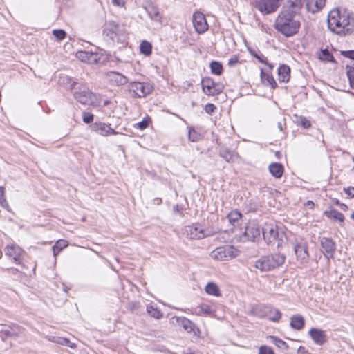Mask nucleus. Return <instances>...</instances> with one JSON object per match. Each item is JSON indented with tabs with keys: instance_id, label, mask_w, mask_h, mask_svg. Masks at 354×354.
<instances>
[{
	"instance_id": "nucleus-1",
	"label": "nucleus",
	"mask_w": 354,
	"mask_h": 354,
	"mask_svg": "<svg viewBox=\"0 0 354 354\" xmlns=\"http://www.w3.org/2000/svg\"><path fill=\"white\" fill-rule=\"evenodd\" d=\"M302 4V0H290L279 14L275 28L286 37H291L299 31L301 24L298 12Z\"/></svg>"
},
{
	"instance_id": "nucleus-2",
	"label": "nucleus",
	"mask_w": 354,
	"mask_h": 354,
	"mask_svg": "<svg viewBox=\"0 0 354 354\" xmlns=\"http://www.w3.org/2000/svg\"><path fill=\"white\" fill-rule=\"evenodd\" d=\"M353 19L346 11L341 12L339 10H331L328 16V28L339 35H345L350 32L353 28Z\"/></svg>"
},
{
	"instance_id": "nucleus-3",
	"label": "nucleus",
	"mask_w": 354,
	"mask_h": 354,
	"mask_svg": "<svg viewBox=\"0 0 354 354\" xmlns=\"http://www.w3.org/2000/svg\"><path fill=\"white\" fill-rule=\"evenodd\" d=\"M262 234L268 244H276L278 248L282 247L286 241L284 232L273 223H266L262 227Z\"/></svg>"
},
{
	"instance_id": "nucleus-4",
	"label": "nucleus",
	"mask_w": 354,
	"mask_h": 354,
	"mask_svg": "<svg viewBox=\"0 0 354 354\" xmlns=\"http://www.w3.org/2000/svg\"><path fill=\"white\" fill-rule=\"evenodd\" d=\"M285 260V254H272L261 257L255 261L254 266L261 272H266L282 266Z\"/></svg>"
},
{
	"instance_id": "nucleus-5",
	"label": "nucleus",
	"mask_w": 354,
	"mask_h": 354,
	"mask_svg": "<svg viewBox=\"0 0 354 354\" xmlns=\"http://www.w3.org/2000/svg\"><path fill=\"white\" fill-rule=\"evenodd\" d=\"M103 33L113 42H122L125 38V30L123 26L113 21L106 23Z\"/></svg>"
},
{
	"instance_id": "nucleus-6",
	"label": "nucleus",
	"mask_w": 354,
	"mask_h": 354,
	"mask_svg": "<svg viewBox=\"0 0 354 354\" xmlns=\"http://www.w3.org/2000/svg\"><path fill=\"white\" fill-rule=\"evenodd\" d=\"M238 252V250L234 246L227 245L216 248L211 252L210 256L218 261H228L236 257Z\"/></svg>"
},
{
	"instance_id": "nucleus-7",
	"label": "nucleus",
	"mask_w": 354,
	"mask_h": 354,
	"mask_svg": "<svg viewBox=\"0 0 354 354\" xmlns=\"http://www.w3.org/2000/svg\"><path fill=\"white\" fill-rule=\"evenodd\" d=\"M131 95L134 97H145L153 91V86L149 83L132 82L128 86Z\"/></svg>"
},
{
	"instance_id": "nucleus-8",
	"label": "nucleus",
	"mask_w": 354,
	"mask_h": 354,
	"mask_svg": "<svg viewBox=\"0 0 354 354\" xmlns=\"http://www.w3.org/2000/svg\"><path fill=\"white\" fill-rule=\"evenodd\" d=\"M293 248L297 261L301 264L306 263L309 257L307 242L301 237H296L293 242Z\"/></svg>"
},
{
	"instance_id": "nucleus-9",
	"label": "nucleus",
	"mask_w": 354,
	"mask_h": 354,
	"mask_svg": "<svg viewBox=\"0 0 354 354\" xmlns=\"http://www.w3.org/2000/svg\"><path fill=\"white\" fill-rule=\"evenodd\" d=\"M261 232L260 225L255 221H249L245 225L243 237L245 240L255 241L260 239Z\"/></svg>"
},
{
	"instance_id": "nucleus-10",
	"label": "nucleus",
	"mask_w": 354,
	"mask_h": 354,
	"mask_svg": "<svg viewBox=\"0 0 354 354\" xmlns=\"http://www.w3.org/2000/svg\"><path fill=\"white\" fill-rule=\"evenodd\" d=\"M75 99L82 104L94 105L96 95L84 86L73 93Z\"/></svg>"
},
{
	"instance_id": "nucleus-11",
	"label": "nucleus",
	"mask_w": 354,
	"mask_h": 354,
	"mask_svg": "<svg viewBox=\"0 0 354 354\" xmlns=\"http://www.w3.org/2000/svg\"><path fill=\"white\" fill-rule=\"evenodd\" d=\"M184 234L190 239H201L212 234L208 230L201 225H188L185 227Z\"/></svg>"
},
{
	"instance_id": "nucleus-12",
	"label": "nucleus",
	"mask_w": 354,
	"mask_h": 354,
	"mask_svg": "<svg viewBox=\"0 0 354 354\" xmlns=\"http://www.w3.org/2000/svg\"><path fill=\"white\" fill-rule=\"evenodd\" d=\"M282 0H255L256 8L263 14L268 15L277 10Z\"/></svg>"
},
{
	"instance_id": "nucleus-13",
	"label": "nucleus",
	"mask_w": 354,
	"mask_h": 354,
	"mask_svg": "<svg viewBox=\"0 0 354 354\" xmlns=\"http://www.w3.org/2000/svg\"><path fill=\"white\" fill-rule=\"evenodd\" d=\"M171 320L173 323L175 322L176 324L180 325L189 333H193L194 335H198L200 333L199 328L196 327L195 324L186 317L174 316Z\"/></svg>"
},
{
	"instance_id": "nucleus-14",
	"label": "nucleus",
	"mask_w": 354,
	"mask_h": 354,
	"mask_svg": "<svg viewBox=\"0 0 354 354\" xmlns=\"http://www.w3.org/2000/svg\"><path fill=\"white\" fill-rule=\"evenodd\" d=\"M192 21L195 30L199 34L205 32L208 29L205 17L201 12H195L193 14Z\"/></svg>"
},
{
	"instance_id": "nucleus-15",
	"label": "nucleus",
	"mask_w": 354,
	"mask_h": 354,
	"mask_svg": "<svg viewBox=\"0 0 354 354\" xmlns=\"http://www.w3.org/2000/svg\"><path fill=\"white\" fill-rule=\"evenodd\" d=\"M5 252L8 257L13 259L14 263L16 264L21 263L24 251L20 247L15 245H8L5 248Z\"/></svg>"
},
{
	"instance_id": "nucleus-16",
	"label": "nucleus",
	"mask_w": 354,
	"mask_h": 354,
	"mask_svg": "<svg viewBox=\"0 0 354 354\" xmlns=\"http://www.w3.org/2000/svg\"><path fill=\"white\" fill-rule=\"evenodd\" d=\"M106 77L108 81L114 86H122L128 82V78L118 72L109 71L106 73Z\"/></svg>"
},
{
	"instance_id": "nucleus-17",
	"label": "nucleus",
	"mask_w": 354,
	"mask_h": 354,
	"mask_svg": "<svg viewBox=\"0 0 354 354\" xmlns=\"http://www.w3.org/2000/svg\"><path fill=\"white\" fill-rule=\"evenodd\" d=\"M202 88L203 92L208 95L214 96L221 92V90L216 88V84L209 78L203 80Z\"/></svg>"
},
{
	"instance_id": "nucleus-18",
	"label": "nucleus",
	"mask_w": 354,
	"mask_h": 354,
	"mask_svg": "<svg viewBox=\"0 0 354 354\" xmlns=\"http://www.w3.org/2000/svg\"><path fill=\"white\" fill-rule=\"evenodd\" d=\"M76 57L82 62L91 64L97 63L100 59V57L97 53L88 51H78L76 53Z\"/></svg>"
},
{
	"instance_id": "nucleus-19",
	"label": "nucleus",
	"mask_w": 354,
	"mask_h": 354,
	"mask_svg": "<svg viewBox=\"0 0 354 354\" xmlns=\"http://www.w3.org/2000/svg\"><path fill=\"white\" fill-rule=\"evenodd\" d=\"M22 333V329L20 326L16 324H12L7 328H3L0 330V337L3 340L7 337H17Z\"/></svg>"
},
{
	"instance_id": "nucleus-20",
	"label": "nucleus",
	"mask_w": 354,
	"mask_h": 354,
	"mask_svg": "<svg viewBox=\"0 0 354 354\" xmlns=\"http://www.w3.org/2000/svg\"><path fill=\"white\" fill-rule=\"evenodd\" d=\"M309 335L317 345H323L327 341L325 332L321 329L313 328L309 330Z\"/></svg>"
},
{
	"instance_id": "nucleus-21",
	"label": "nucleus",
	"mask_w": 354,
	"mask_h": 354,
	"mask_svg": "<svg viewBox=\"0 0 354 354\" xmlns=\"http://www.w3.org/2000/svg\"><path fill=\"white\" fill-rule=\"evenodd\" d=\"M92 128L95 132L103 136L117 134V132L111 128L109 125L103 122H96L93 125Z\"/></svg>"
},
{
	"instance_id": "nucleus-22",
	"label": "nucleus",
	"mask_w": 354,
	"mask_h": 354,
	"mask_svg": "<svg viewBox=\"0 0 354 354\" xmlns=\"http://www.w3.org/2000/svg\"><path fill=\"white\" fill-rule=\"evenodd\" d=\"M215 312L216 310L213 306L208 305L207 304H202L195 308L192 313L198 316L204 315L213 317L214 316Z\"/></svg>"
},
{
	"instance_id": "nucleus-23",
	"label": "nucleus",
	"mask_w": 354,
	"mask_h": 354,
	"mask_svg": "<svg viewBox=\"0 0 354 354\" xmlns=\"http://www.w3.org/2000/svg\"><path fill=\"white\" fill-rule=\"evenodd\" d=\"M321 245L328 257H332L336 249L335 243L329 238L322 237L321 239Z\"/></svg>"
},
{
	"instance_id": "nucleus-24",
	"label": "nucleus",
	"mask_w": 354,
	"mask_h": 354,
	"mask_svg": "<svg viewBox=\"0 0 354 354\" xmlns=\"http://www.w3.org/2000/svg\"><path fill=\"white\" fill-rule=\"evenodd\" d=\"M306 8L309 12L315 13L321 10L325 5L326 0H306Z\"/></svg>"
},
{
	"instance_id": "nucleus-25",
	"label": "nucleus",
	"mask_w": 354,
	"mask_h": 354,
	"mask_svg": "<svg viewBox=\"0 0 354 354\" xmlns=\"http://www.w3.org/2000/svg\"><path fill=\"white\" fill-rule=\"evenodd\" d=\"M279 80L282 82H288L290 77V68L287 65H281L278 69Z\"/></svg>"
},
{
	"instance_id": "nucleus-26",
	"label": "nucleus",
	"mask_w": 354,
	"mask_h": 354,
	"mask_svg": "<svg viewBox=\"0 0 354 354\" xmlns=\"http://www.w3.org/2000/svg\"><path fill=\"white\" fill-rule=\"evenodd\" d=\"M261 79L262 83L266 86H269L271 88L274 89L277 87V83L272 75L267 72L261 71Z\"/></svg>"
},
{
	"instance_id": "nucleus-27",
	"label": "nucleus",
	"mask_w": 354,
	"mask_h": 354,
	"mask_svg": "<svg viewBox=\"0 0 354 354\" xmlns=\"http://www.w3.org/2000/svg\"><path fill=\"white\" fill-rule=\"evenodd\" d=\"M205 291L209 295L215 297H220L221 295L218 286L214 282L207 283L205 287Z\"/></svg>"
},
{
	"instance_id": "nucleus-28",
	"label": "nucleus",
	"mask_w": 354,
	"mask_h": 354,
	"mask_svg": "<svg viewBox=\"0 0 354 354\" xmlns=\"http://www.w3.org/2000/svg\"><path fill=\"white\" fill-rule=\"evenodd\" d=\"M146 310L147 313L155 319H160L163 316L162 313L152 304H149L146 307Z\"/></svg>"
},
{
	"instance_id": "nucleus-29",
	"label": "nucleus",
	"mask_w": 354,
	"mask_h": 354,
	"mask_svg": "<svg viewBox=\"0 0 354 354\" xmlns=\"http://www.w3.org/2000/svg\"><path fill=\"white\" fill-rule=\"evenodd\" d=\"M290 326L295 330H301L304 326V319L300 315H295L290 319Z\"/></svg>"
},
{
	"instance_id": "nucleus-30",
	"label": "nucleus",
	"mask_w": 354,
	"mask_h": 354,
	"mask_svg": "<svg viewBox=\"0 0 354 354\" xmlns=\"http://www.w3.org/2000/svg\"><path fill=\"white\" fill-rule=\"evenodd\" d=\"M271 307L265 305H258L253 308L252 311L254 315L259 317H264L268 315Z\"/></svg>"
},
{
	"instance_id": "nucleus-31",
	"label": "nucleus",
	"mask_w": 354,
	"mask_h": 354,
	"mask_svg": "<svg viewBox=\"0 0 354 354\" xmlns=\"http://www.w3.org/2000/svg\"><path fill=\"white\" fill-rule=\"evenodd\" d=\"M269 171L274 177H281L283 167L282 165L279 163H272L269 166Z\"/></svg>"
},
{
	"instance_id": "nucleus-32",
	"label": "nucleus",
	"mask_w": 354,
	"mask_h": 354,
	"mask_svg": "<svg viewBox=\"0 0 354 354\" xmlns=\"http://www.w3.org/2000/svg\"><path fill=\"white\" fill-rule=\"evenodd\" d=\"M68 245V243L66 240L59 239L58 240L55 244L53 246V256L56 257L59 253L65 248H66Z\"/></svg>"
},
{
	"instance_id": "nucleus-33",
	"label": "nucleus",
	"mask_w": 354,
	"mask_h": 354,
	"mask_svg": "<svg viewBox=\"0 0 354 354\" xmlns=\"http://www.w3.org/2000/svg\"><path fill=\"white\" fill-rule=\"evenodd\" d=\"M149 17L156 21H160L161 19V17L160 15V12L158 9L153 5L149 6L148 8H145Z\"/></svg>"
},
{
	"instance_id": "nucleus-34",
	"label": "nucleus",
	"mask_w": 354,
	"mask_h": 354,
	"mask_svg": "<svg viewBox=\"0 0 354 354\" xmlns=\"http://www.w3.org/2000/svg\"><path fill=\"white\" fill-rule=\"evenodd\" d=\"M227 218L229 222L233 225H238L241 218V214L238 211H232L228 214Z\"/></svg>"
},
{
	"instance_id": "nucleus-35",
	"label": "nucleus",
	"mask_w": 354,
	"mask_h": 354,
	"mask_svg": "<svg viewBox=\"0 0 354 354\" xmlns=\"http://www.w3.org/2000/svg\"><path fill=\"white\" fill-rule=\"evenodd\" d=\"M59 82L60 84L66 85V86L70 90L73 89L77 84L76 82L73 81L70 77L66 75L60 77Z\"/></svg>"
},
{
	"instance_id": "nucleus-36",
	"label": "nucleus",
	"mask_w": 354,
	"mask_h": 354,
	"mask_svg": "<svg viewBox=\"0 0 354 354\" xmlns=\"http://www.w3.org/2000/svg\"><path fill=\"white\" fill-rule=\"evenodd\" d=\"M209 67L212 73L215 75H220L223 73V66L218 62H212L209 64Z\"/></svg>"
},
{
	"instance_id": "nucleus-37",
	"label": "nucleus",
	"mask_w": 354,
	"mask_h": 354,
	"mask_svg": "<svg viewBox=\"0 0 354 354\" xmlns=\"http://www.w3.org/2000/svg\"><path fill=\"white\" fill-rule=\"evenodd\" d=\"M281 317V313L278 309L272 308L271 307L270 310L267 315L268 319L272 322H278Z\"/></svg>"
},
{
	"instance_id": "nucleus-38",
	"label": "nucleus",
	"mask_w": 354,
	"mask_h": 354,
	"mask_svg": "<svg viewBox=\"0 0 354 354\" xmlns=\"http://www.w3.org/2000/svg\"><path fill=\"white\" fill-rule=\"evenodd\" d=\"M140 49L142 54L148 56L151 54L152 46L149 42L143 41L140 44Z\"/></svg>"
},
{
	"instance_id": "nucleus-39",
	"label": "nucleus",
	"mask_w": 354,
	"mask_h": 354,
	"mask_svg": "<svg viewBox=\"0 0 354 354\" xmlns=\"http://www.w3.org/2000/svg\"><path fill=\"white\" fill-rule=\"evenodd\" d=\"M320 60L332 62H334L333 56L329 53L327 49L322 50L318 55Z\"/></svg>"
},
{
	"instance_id": "nucleus-40",
	"label": "nucleus",
	"mask_w": 354,
	"mask_h": 354,
	"mask_svg": "<svg viewBox=\"0 0 354 354\" xmlns=\"http://www.w3.org/2000/svg\"><path fill=\"white\" fill-rule=\"evenodd\" d=\"M202 136L201 133L197 132L194 129L189 128L188 132V138L192 142H196L201 138Z\"/></svg>"
},
{
	"instance_id": "nucleus-41",
	"label": "nucleus",
	"mask_w": 354,
	"mask_h": 354,
	"mask_svg": "<svg viewBox=\"0 0 354 354\" xmlns=\"http://www.w3.org/2000/svg\"><path fill=\"white\" fill-rule=\"evenodd\" d=\"M328 216L340 222H343L344 220V215L341 212L335 209L330 210L328 212Z\"/></svg>"
},
{
	"instance_id": "nucleus-42",
	"label": "nucleus",
	"mask_w": 354,
	"mask_h": 354,
	"mask_svg": "<svg viewBox=\"0 0 354 354\" xmlns=\"http://www.w3.org/2000/svg\"><path fill=\"white\" fill-rule=\"evenodd\" d=\"M270 339L272 340V343H273L277 347H279L280 348H288V346L284 341H283L276 337H274V336H270Z\"/></svg>"
},
{
	"instance_id": "nucleus-43",
	"label": "nucleus",
	"mask_w": 354,
	"mask_h": 354,
	"mask_svg": "<svg viewBox=\"0 0 354 354\" xmlns=\"http://www.w3.org/2000/svg\"><path fill=\"white\" fill-rule=\"evenodd\" d=\"M58 344L68 346L71 348H76V344L75 343L71 342L68 339L65 337H59L58 339Z\"/></svg>"
},
{
	"instance_id": "nucleus-44",
	"label": "nucleus",
	"mask_w": 354,
	"mask_h": 354,
	"mask_svg": "<svg viewBox=\"0 0 354 354\" xmlns=\"http://www.w3.org/2000/svg\"><path fill=\"white\" fill-rule=\"evenodd\" d=\"M0 205L5 209H8L9 205L4 196V188L0 186Z\"/></svg>"
},
{
	"instance_id": "nucleus-45",
	"label": "nucleus",
	"mask_w": 354,
	"mask_h": 354,
	"mask_svg": "<svg viewBox=\"0 0 354 354\" xmlns=\"http://www.w3.org/2000/svg\"><path fill=\"white\" fill-rule=\"evenodd\" d=\"M53 35L56 37V39L59 41L64 39L66 37V32L63 30H54L53 31Z\"/></svg>"
},
{
	"instance_id": "nucleus-46",
	"label": "nucleus",
	"mask_w": 354,
	"mask_h": 354,
	"mask_svg": "<svg viewBox=\"0 0 354 354\" xmlns=\"http://www.w3.org/2000/svg\"><path fill=\"white\" fill-rule=\"evenodd\" d=\"M347 76L349 80L350 86L354 88V68H349L347 71Z\"/></svg>"
},
{
	"instance_id": "nucleus-47",
	"label": "nucleus",
	"mask_w": 354,
	"mask_h": 354,
	"mask_svg": "<svg viewBox=\"0 0 354 354\" xmlns=\"http://www.w3.org/2000/svg\"><path fill=\"white\" fill-rule=\"evenodd\" d=\"M149 121V118H145L141 122H139L138 123L136 124V127L137 128L143 130L148 127Z\"/></svg>"
},
{
	"instance_id": "nucleus-48",
	"label": "nucleus",
	"mask_w": 354,
	"mask_h": 354,
	"mask_svg": "<svg viewBox=\"0 0 354 354\" xmlns=\"http://www.w3.org/2000/svg\"><path fill=\"white\" fill-rule=\"evenodd\" d=\"M82 120L86 124H89L93 120V115L91 113L84 112L82 113Z\"/></svg>"
},
{
	"instance_id": "nucleus-49",
	"label": "nucleus",
	"mask_w": 354,
	"mask_h": 354,
	"mask_svg": "<svg viewBox=\"0 0 354 354\" xmlns=\"http://www.w3.org/2000/svg\"><path fill=\"white\" fill-rule=\"evenodd\" d=\"M259 354H274L273 350L267 346H261L259 350Z\"/></svg>"
},
{
	"instance_id": "nucleus-50",
	"label": "nucleus",
	"mask_w": 354,
	"mask_h": 354,
	"mask_svg": "<svg viewBox=\"0 0 354 354\" xmlns=\"http://www.w3.org/2000/svg\"><path fill=\"white\" fill-rule=\"evenodd\" d=\"M140 306H141L139 302H138V301L129 302L127 304L128 309H129V310H131L132 311H136V310H139Z\"/></svg>"
},
{
	"instance_id": "nucleus-51",
	"label": "nucleus",
	"mask_w": 354,
	"mask_h": 354,
	"mask_svg": "<svg viewBox=\"0 0 354 354\" xmlns=\"http://www.w3.org/2000/svg\"><path fill=\"white\" fill-rule=\"evenodd\" d=\"M221 155L227 162L233 160L234 154L230 151H223Z\"/></svg>"
},
{
	"instance_id": "nucleus-52",
	"label": "nucleus",
	"mask_w": 354,
	"mask_h": 354,
	"mask_svg": "<svg viewBox=\"0 0 354 354\" xmlns=\"http://www.w3.org/2000/svg\"><path fill=\"white\" fill-rule=\"evenodd\" d=\"M341 54L346 57H348V58H350V59L354 60V50H353L342 51Z\"/></svg>"
},
{
	"instance_id": "nucleus-53",
	"label": "nucleus",
	"mask_w": 354,
	"mask_h": 354,
	"mask_svg": "<svg viewBox=\"0 0 354 354\" xmlns=\"http://www.w3.org/2000/svg\"><path fill=\"white\" fill-rule=\"evenodd\" d=\"M215 109L216 106L213 104H207L205 106V111L208 114L213 113Z\"/></svg>"
},
{
	"instance_id": "nucleus-54",
	"label": "nucleus",
	"mask_w": 354,
	"mask_h": 354,
	"mask_svg": "<svg viewBox=\"0 0 354 354\" xmlns=\"http://www.w3.org/2000/svg\"><path fill=\"white\" fill-rule=\"evenodd\" d=\"M344 192L348 196H349L351 197H354V187H348L347 188H345Z\"/></svg>"
},
{
	"instance_id": "nucleus-55",
	"label": "nucleus",
	"mask_w": 354,
	"mask_h": 354,
	"mask_svg": "<svg viewBox=\"0 0 354 354\" xmlns=\"http://www.w3.org/2000/svg\"><path fill=\"white\" fill-rule=\"evenodd\" d=\"M239 61L238 57L234 56L231 57L228 61V65L230 66H234Z\"/></svg>"
},
{
	"instance_id": "nucleus-56",
	"label": "nucleus",
	"mask_w": 354,
	"mask_h": 354,
	"mask_svg": "<svg viewBox=\"0 0 354 354\" xmlns=\"http://www.w3.org/2000/svg\"><path fill=\"white\" fill-rule=\"evenodd\" d=\"M112 3L118 7H124L125 5L124 0H112Z\"/></svg>"
},
{
	"instance_id": "nucleus-57",
	"label": "nucleus",
	"mask_w": 354,
	"mask_h": 354,
	"mask_svg": "<svg viewBox=\"0 0 354 354\" xmlns=\"http://www.w3.org/2000/svg\"><path fill=\"white\" fill-rule=\"evenodd\" d=\"M60 337H55V336H48V339L53 343L58 344V339H59Z\"/></svg>"
},
{
	"instance_id": "nucleus-58",
	"label": "nucleus",
	"mask_w": 354,
	"mask_h": 354,
	"mask_svg": "<svg viewBox=\"0 0 354 354\" xmlns=\"http://www.w3.org/2000/svg\"><path fill=\"white\" fill-rule=\"evenodd\" d=\"M255 57H257L261 62L262 63H266V58L263 56H258L257 55H254Z\"/></svg>"
},
{
	"instance_id": "nucleus-59",
	"label": "nucleus",
	"mask_w": 354,
	"mask_h": 354,
	"mask_svg": "<svg viewBox=\"0 0 354 354\" xmlns=\"http://www.w3.org/2000/svg\"><path fill=\"white\" fill-rule=\"evenodd\" d=\"M161 202H162L161 198H156L154 199V203H156L157 205L160 204Z\"/></svg>"
},
{
	"instance_id": "nucleus-60",
	"label": "nucleus",
	"mask_w": 354,
	"mask_h": 354,
	"mask_svg": "<svg viewBox=\"0 0 354 354\" xmlns=\"http://www.w3.org/2000/svg\"><path fill=\"white\" fill-rule=\"evenodd\" d=\"M277 126H278V129H279V131L283 130V124L281 122H278Z\"/></svg>"
},
{
	"instance_id": "nucleus-61",
	"label": "nucleus",
	"mask_w": 354,
	"mask_h": 354,
	"mask_svg": "<svg viewBox=\"0 0 354 354\" xmlns=\"http://www.w3.org/2000/svg\"><path fill=\"white\" fill-rule=\"evenodd\" d=\"M306 205L313 207L314 205V203L312 201H308Z\"/></svg>"
},
{
	"instance_id": "nucleus-62",
	"label": "nucleus",
	"mask_w": 354,
	"mask_h": 354,
	"mask_svg": "<svg viewBox=\"0 0 354 354\" xmlns=\"http://www.w3.org/2000/svg\"><path fill=\"white\" fill-rule=\"evenodd\" d=\"M178 207H179V206L178 205L174 206V211L178 212L180 211Z\"/></svg>"
},
{
	"instance_id": "nucleus-63",
	"label": "nucleus",
	"mask_w": 354,
	"mask_h": 354,
	"mask_svg": "<svg viewBox=\"0 0 354 354\" xmlns=\"http://www.w3.org/2000/svg\"><path fill=\"white\" fill-rule=\"evenodd\" d=\"M342 208H347V206L346 205L342 204Z\"/></svg>"
},
{
	"instance_id": "nucleus-64",
	"label": "nucleus",
	"mask_w": 354,
	"mask_h": 354,
	"mask_svg": "<svg viewBox=\"0 0 354 354\" xmlns=\"http://www.w3.org/2000/svg\"><path fill=\"white\" fill-rule=\"evenodd\" d=\"M351 218L354 220V212L352 213Z\"/></svg>"
}]
</instances>
